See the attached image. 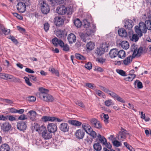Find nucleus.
<instances>
[{
	"label": "nucleus",
	"instance_id": "nucleus-43",
	"mask_svg": "<svg viewBox=\"0 0 151 151\" xmlns=\"http://www.w3.org/2000/svg\"><path fill=\"white\" fill-rule=\"evenodd\" d=\"M108 94L114 99H115L118 96V95L116 93L110 90L109 91Z\"/></svg>",
	"mask_w": 151,
	"mask_h": 151
},
{
	"label": "nucleus",
	"instance_id": "nucleus-51",
	"mask_svg": "<svg viewBox=\"0 0 151 151\" xmlns=\"http://www.w3.org/2000/svg\"><path fill=\"white\" fill-rule=\"evenodd\" d=\"M124 145L130 151H132V150L133 149V148L127 142H124Z\"/></svg>",
	"mask_w": 151,
	"mask_h": 151
},
{
	"label": "nucleus",
	"instance_id": "nucleus-11",
	"mask_svg": "<svg viewBox=\"0 0 151 151\" xmlns=\"http://www.w3.org/2000/svg\"><path fill=\"white\" fill-rule=\"evenodd\" d=\"M47 128L48 131L52 133L55 132L57 129L56 125L52 123L48 124L47 126Z\"/></svg>",
	"mask_w": 151,
	"mask_h": 151
},
{
	"label": "nucleus",
	"instance_id": "nucleus-44",
	"mask_svg": "<svg viewBox=\"0 0 151 151\" xmlns=\"http://www.w3.org/2000/svg\"><path fill=\"white\" fill-rule=\"evenodd\" d=\"M49 70L52 73L55 74V75L58 76H59V73L58 71H56L55 69L52 67H50L49 69Z\"/></svg>",
	"mask_w": 151,
	"mask_h": 151
},
{
	"label": "nucleus",
	"instance_id": "nucleus-27",
	"mask_svg": "<svg viewBox=\"0 0 151 151\" xmlns=\"http://www.w3.org/2000/svg\"><path fill=\"white\" fill-rule=\"evenodd\" d=\"M120 45L125 50L128 49L129 46V43L126 41H122Z\"/></svg>",
	"mask_w": 151,
	"mask_h": 151
},
{
	"label": "nucleus",
	"instance_id": "nucleus-8",
	"mask_svg": "<svg viewBox=\"0 0 151 151\" xmlns=\"http://www.w3.org/2000/svg\"><path fill=\"white\" fill-rule=\"evenodd\" d=\"M17 8L20 12L23 13L26 10V5L24 3L20 1L17 4Z\"/></svg>",
	"mask_w": 151,
	"mask_h": 151
},
{
	"label": "nucleus",
	"instance_id": "nucleus-19",
	"mask_svg": "<svg viewBox=\"0 0 151 151\" xmlns=\"http://www.w3.org/2000/svg\"><path fill=\"white\" fill-rule=\"evenodd\" d=\"M51 132L48 131L46 129V131L42 132V137L45 139H48L52 137Z\"/></svg>",
	"mask_w": 151,
	"mask_h": 151
},
{
	"label": "nucleus",
	"instance_id": "nucleus-64",
	"mask_svg": "<svg viewBox=\"0 0 151 151\" xmlns=\"http://www.w3.org/2000/svg\"><path fill=\"white\" fill-rule=\"evenodd\" d=\"M86 86L92 89H94L95 88V86L94 85L91 83H86Z\"/></svg>",
	"mask_w": 151,
	"mask_h": 151
},
{
	"label": "nucleus",
	"instance_id": "nucleus-61",
	"mask_svg": "<svg viewBox=\"0 0 151 151\" xmlns=\"http://www.w3.org/2000/svg\"><path fill=\"white\" fill-rule=\"evenodd\" d=\"M50 26L48 23H45L44 24V29L45 31L47 32L49 30Z\"/></svg>",
	"mask_w": 151,
	"mask_h": 151
},
{
	"label": "nucleus",
	"instance_id": "nucleus-6",
	"mask_svg": "<svg viewBox=\"0 0 151 151\" xmlns=\"http://www.w3.org/2000/svg\"><path fill=\"white\" fill-rule=\"evenodd\" d=\"M124 26L125 29L132 31V29L134 26V23L132 20L128 19H125L124 20Z\"/></svg>",
	"mask_w": 151,
	"mask_h": 151
},
{
	"label": "nucleus",
	"instance_id": "nucleus-9",
	"mask_svg": "<svg viewBox=\"0 0 151 151\" xmlns=\"http://www.w3.org/2000/svg\"><path fill=\"white\" fill-rule=\"evenodd\" d=\"M56 11L58 14L60 15H63L66 13L67 9L64 5H60L57 7Z\"/></svg>",
	"mask_w": 151,
	"mask_h": 151
},
{
	"label": "nucleus",
	"instance_id": "nucleus-23",
	"mask_svg": "<svg viewBox=\"0 0 151 151\" xmlns=\"http://www.w3.org/2000/svg\"><path fill=\"white\" fill-rule=\"evenodd\" d=\"M28 113L30 114L29 116L30 119L32 121H35L36 117L37 115L36 112L35 111L31 110L29 111Z\"/></svg>",
	"mask_w": 151,
	"mask_h": 151
},
{
	"label": "nucleus",
	"instance_id": "nucleus-15",
	"mask_svg": "<svg viewBox=\"0 0 151 151\" xmlns=\"http://www.w3.org/2000/svg\"><path fill=\"white\" fill-rule=\"evenodd\" d=\"M27 127L26 123L24 121H21L18 122L17 123V128L20 131L25 130Z\"/></svg>",
	"mask_w": 151,
	"mask_h": 151
},
{
	"label": "nucleus",
	"instance_id": "nucleus-46",
	"mask_svg": "<svg viewBox=\"0 0 151 151\" xmlns=\"http://www.w3.org/2000/svg\"><path fill=\"white\" fill-rule=\"evenodd\" d=\"M9 74L4 73H0V78L5 80H7Z\"/></svg>",
	"mask_w": 151,
	"mask_h": 151
},
{
	"label": "nucleus",
	"instance_id": "nucleus-35",
	"mask_svg": "<svg viewBox=\"0 0 151 151\" xmlns=\"http://www.w3.org/2000/svg\"><path fill=\"white\" fill-rule=\"evenodd\" d=\"M60 41H62L61 40H59L56 37H55L52 40V44L55 46H57L58 45H59V43Z\"/></svg>",
	"mask_w": 151,
	"mask_h": 151
},
{
	"label": "nucleus",
	"instance_id": "nucleus-7",
	"mask_svg": "<svg viewBox=\"0 0 151 151\" xmlns=\"http://www.w3.org/2000/svg\"><path fill=\"white\" fill-rule=\"evenodd\" d=\"M90 122L92 126L98 129L102 128L101 123L97 119L95 118L92 119L90 120Z\"/></svg>",
	"mask_w": 151,
	"mask_h": 151
},
{
	"label": "nucleus",
	"instance_id": "nucleus-56",
	"mask_svg": "<svg viewBox=\"0 0 151 151\" xmlns=\"http://www.w3.org/2000/svg\"><path fill=\"white\" fill-rule=\"evenodd\" d=\"M29 78L31 80L34 81H37V78L36 77L32 75H29L28 76Z\"/></svg>",
	"mask_w": 151,
	"mask_h": 151
},
{
	"label": "nucleus",
	"instance_id": "nucleus-59",
	"mask_svg": "<svg viewBox=\"0 0 151 151\" xmlns=\"http://www.w3.org/2000/svg\"><path fill=\"white\" fill-rule=\"evenodd\" d=\"M88 134L92 136L93 138H96L97 136L96 133L93 130L90 133Z\"/></svg>",
	"mask_w": 151,
	"mask_h": 151
},
{
	"label": "nucleus",
	"instance_id": "nucleus-42",
	"mask_svg": "<svg viewBox=\"0 0 151 151\" xmlns=\"http://www.w3.org/2000/svg\"><path fill=\"white\" fill-rule=\"evenodd\" d=\"M96 93L99 96L102 97L103 98H104L105 97V94L100 90H96Z\"/></svg>",
	"mask_w": 151,
	"mask_h": 151
},
{
	"label": "nucleus",
	"instance_id": "nucleus-21",
	"mask_svg": "<svg viewBox=\"0 0 151 151\" xmlns=\"http://www.w3.org/2000/svg\"><path fill=\"white\" fill-rule=\"evenodd\" d=\"M118 50L116 49H113L111 50L109 55L110 57L111 58L116 57L118 55Z\"/></svg>",
	"mask_w": 151,
	"mask_h": 151
},
{
	"label": "nucleus",
	"instance_id": "nucleus-25",
	"mask_svg": "<svg viewBox=\"0 0 151 151\" xmlns=\"http://www.w3.org/2000/svg\"><path fill=\"white\" fill-rule=\"evenodd\" d=\"M11 80V81L15 83L19 82H20V79L17 78H16L12 75L9 74L7 79Z\"/></svg>",
	"mask_w": 151,
	"mask_h": 151
},
{
	"label": "nucleus",
	"instance_id": "nucleus-1",
	"mask_svg": "<svg viewBox=\"0 0 151 151\" xmlns=\"http://www.w3.org/2000/svg\"><path fill=\"white\" fill-rule=\"evenodd\" d=\"M131 49L133 51L132 56H129L124 60V64L125 65H127L130 63L132 60V58L135 57H139L142 54L146 52L144 48L140 47L139 48H137V46L135 44L132 45Z\"/></svg>",
	"mask_w": 151,
	"mask_h": 151
},
{
	"label": "nucleus",
	"instance_id": "nucleus-52",
	"mask_svg": "<svg viewBox=\"0 0 151 151\" xmlns=\"http://www.w3.org/2000/svg\"><path fill=\"white\" fill-rule=\"evenodd\" d=\"M24 78L25 79L26 83L29 86H31L32 85V83L30 82L29 78L27 77H25Z\"/></svg>",
	"mask_w": 151,
	"mask_h": 151
},
{
	"label": "nucleus",
	"instance_id": "nucleus-62",
	"mask_svg": "<svg viewBox=\"0 0 151 151\" xmlns=\"http://www.w3.org/2000/svg\"><path fill=\"white\" fill-rule=\"evenodd\" d=\"M99 87H100L101 89L104 91L105 93H106L108 94V93L109 91V90L106 88L105 87L100 86Z\"/></svg>",
	"mask_w": 151,
	"mask_h": 151
},
{
	"label": "nucleus",
	"instance_id": "nucleus-3",
	"mask_svg": "<svg viewBox=\"0 0 151 151\" xmlns=\"http://www.w3.org/2000/svg\"><path fill=\"white\" fill-rule=\"evenodd\" d=\"M40 92L37 94V96L44 101L47 102H52L54 100L53 96L48 93L49 90L41 88L39 89Z\"/></svg>",
	"mask_w": 151,
	"mask_h": 151
},
{
	"label": "nucleus",
	"instance_id": "nucleus-41",
	"mask_svg": "<svg viewBox=\"0 0 151 151\" xmlns=\"http://www.w3.org/2000/svg\"><path fill=\"white\" fill-rule=\"evenodd\" d=\"M105 52L100 47H99L96 49V52L97 55H101Z\"/></svg>",
	"mask_w": 151,
	"mask_h": 151
},
{
	"label": "nucleus",
	"instance_id": "nucleus-13",
	"mask_svg": "<svg viewBox=\"0 0 151 151\" xmlns=\"http://www.w3.org/2000/svg\"><path fill=\"white\" fill-rule=\"evenodd\" d=\"M130 136L128 133L124 131L120 132L119 133L118 138L119 140L123 141L126 139L127 136L130 137Z\"/></svg>",
	"mask_w": 151,
	"mask_h": 151
},
{
	"label": "nucleus",
	"instance_id": "nucleus-5",
	"mask_svg": "<svg viewBox=\"0 0 151 151\" xmlns=\"http://www.w3.org/2000/svg\"><path fill=\"white\" fill-rule=\"evenodd\" d=\"M39 4L43 14H47L49 13L50 10V7L44 0H40Z\"/></svg>",
	"mask_w": 151,
	"mask_h": 151
},
{
	"label": "nucleus",
	"instance_id": "nucleus-28",
	"mask_svg": "<svg viewBox=\"0 0 151 151\" xmlns=\"http://www.w3.org/2000/svg\"><path fill=\"white\" fill-rule=\"evenodd\" d=\"M109 46L108 44H107L106 42H104L101 45L100 47L106 52L108 51Z\"/></svg>",
	"mask_w": 151,
	"mask_h": 151
},
{
	"label": "nucleus",
	"instance_id": "nucleus-50",
	"mask_svg": "<svg viewBox=\"0 0 151 151\" xmlns=\"http://www.w3.org/2000/svg\"><path fill=\"white\" fill-rule=\"evenodd\" d=\"M75 103L76 105H77L79 106L82 108H84L85 106L83 104V102L80 101H77L75 102Z\"/></svg>",
	"mask_w": 151,
	"mask_h": 151
},
{
	"label": "nucleus",
	"instance_id": "nucleus-17",
	"mask_svg": "<svg viewBox=\"0 0 151 151\" xmlns=\"http://www.w3.org/2000/svg\"><path fill=\"white\" fill-rule=\"evenodd\" d=\"M67 39L69 43L70 44L75 42L76 40V36L73 33H70L69 34Z\"/></svg>",
	"mask_w": 151,
	"mask_h": 151
},
{
	"label": "nucleus",
	"instance_id": "nucleus-39",
	"mask_svg": "<svg viewBox=\"0 0 151 151\" xmlns=\"http://www.w3.org/2000/svg\"><path fill=\"white\" fill-rule=\"evenodd\" d=\"M146 26V27L147 30V29L151 32V22L150 21L146 20L145 22Z\"/></svg>",
	"mask_w": 151,
	"mask_h": 151
},
{
	"label": "nucleus",
	"instance_id": "nucleus-18",
	"mask_svg": "<svg viewBox=\"0 0 151 151\" xmlns=\"http://www.w3.org/2000/svg\"><path fill=\"white\" fill-rule=\"evenodd\" d=\"M55 23L56 26H60L63 24L64 20L62 18L57 17L55 18Z\"/></svg>",
	"mask_w": 151,
	"mask_h": 151
},
{
	"label": "nucleus",
	"instance_id": "nucleus-16",
	"mask_svg": "<svg viewBox=\"0 0 151 151\" xmlns=\"http://www.w3.org/2000/svg\"><path fill=\"white\" fill-rule=\"evenodd\" d=\"M60 129L63 132L68 131L69 129V126L68 124L66 123H62L59 127Z\"/></svg>",
	"mask_w": 151,
	"mask_h": 151
},
{
	"label": "nucleus",
	"instance_id": "nucleus-49",
	"mask_svg": "<svg viewBox=\"0 0 151 151\" xmlns=\"http://www.w3.org/2000/svg\"><path fill=\"white\" fill-rule=\"evenodd\" d=\"M7 120H8L10 121H16V119L14 116L13 115H7Z\"/></svg>",
	"mask_w": 151,
	"mask_h": 151
},
{
	"label": "nucleus",
	"instance_id": "nucleus-22",
	"mask_svg": "<svg viewBox=\"0 0 151 151\" xmlns=\"http://www.w3.org/2000/svg\"><path fill=\"white\" fill-rule=\"evenodd\" d=\"M118 33L120 36L123 37H126L127 36V34L125 29L121 28L118 30Z\"/></svg>",
	"mask_w": 151,
	"mask_h": 151
},
{
	"label": "nucleus",
	"instance_id": "nucleus-63",
	"mask_svg": "<svg viewBox=\"0 0 151 151\" xmlns=\"http://www.w3.org/2000/svg\"><path fill=\"white\" fill-rule=\"evenodd\" d=\"M46 127L42 125L40 127V129L39 130L38 132H42H42H44L45 131H46Z\"/></svg>",
	"mask_w": 151,
	"mask_h": 151
},
{
	"label": "nucleus",
	"instance_id": "nucleus-37",
	"mask_svg": "<svg viewBox=\"0 0 151 151\" xmlns=\"http://www.w3.org/2000/svg\"><path fill=\"white\" fill-rule=\"evenodd\" d=\"M70 123L71 124L76 126H80L82 124V123L78 121L75 120H72L70 122Z\"/></svg>",
	"mask_w": 151,
	"mask_h": 151
},
{
	"label": "nucleus",
	"instance_id": "nucleus-20",
	"mask_svg": "<svg viewBox=\"0 0 151 151\" xmlns=\"http://www.w3.org/2000/svg\"><path fill=\"white\" fill-rule=\"evenodd\" d=\"M59 46L63 48V50L68 51L69 50V46L67 44H64L63 41H60L59 43Z\"/></svg>",
	"mask_w": 151,
	"mask_h": 151
},
{
	"label": "nucleus",
	"instance_id": "nucleus-47",
	"mask_svg": "<svg viewBox=\"0 0 151 151\" xmlns=\"http://www.w3.org/2000/svg\"><path fill=\"white\" fill-rule=\"evenodd\" d=\"M113 144L114 146L116 147H118L122 145V143L120 142L117 140H114L113 141Z\"/></svg>",
	"mask_w": 151,
	"mask_h": 151
},
{
	"label": "nucleus",
	"instance_id": "nucleus-12",
	"mask_svg": "<svg viewBox=\"0 0 151 151\" xmlns=\"http://www.w3.org/2000/svg\"><path fill=\"white\" fill-rule=\"evenodd\" d=\"M1 129L5 132H8L11 128L12 126L8 122H5L1 125Z\"/></svg>",
	"mask_w": 151,
	"mask_h": 151
},
{
	"label": "nucleus",
	"instance_id": "nucleus-40",
	"mask_svg": "<svg viewBox=\"0 0 151 151\" xmlns=\"http://www.w3.org/2000/svg\"><path fill=\"white\" fill-rule=\"evenodd\" d=\"M63 2V0H54L53 2H52V6H55L57 5L60 4Z\"/></svg>",
	"mask_w": 151,
	"mask_h": 151
},
{
	"label": "nucleus",
	"instance_id": "nucleus-14",
	"mask_svg": "<svg viewBox=\"0 0 151 151\" xmlns=\"http://www.w3.org/2000/svg\"><path fill=\"white\" fill-rule=\"evenodd\" d=\"M133 31H130L129 32L128 36L130 40L134 42H136L139 40V37L137 34H133Z\"/></svg>",
	"mask_w": 151,
	"mask_h": 151
},
{
	"label": "nucleus",
	"instance_id": "nucleus-53",
	"mask_svg": "<svg viewBox=\"0 0 151 151\" xmlns=\"http://www.w3.org/2000/svg\"><path fill=\"white\" fill-rule=\"evenodd\" d=\"M49 119V116H43L41 118L42 121L45 122H46L49 121H50Z\"/></svg>",
	"mask_w": 151,
	"mask_h": 151
},
{
	"label": "nucleus",
	"instance_id": "nucleus-38",
	"mask_svg": "<svg viewBox=\"0 0 151 151\" xmlns=\"http://www.w3.org/2000/svg\"><path fill=\"white\" fill-rule=\"evenodd\" d=\"M137 84V87L138 88L141 89L143 88L142 83L138 80H136L134 82V84L136 85Z\"/></svg>",
	"mask_w": 151,
	"mask_h": 151
},
{
	"label": "nucleus",
	"instance_id": "nucleus-60",
	"mask_svg": "<svg viewBox=\"0 0 151 151\" xmlns=\"http://www.w3.org/2000/svg\"><path fill=\"white\" fill-rule=\"evenodd\" d=\"M0 100L3 101H5L7 103H9L10 104H12L13 103V102L11 100L7 99H3L2 98H0Z\"/></svg>",
	"mask_w": 151,
	"mask_h": 151
},
{
	"label": "nucleus",
	"instance_id": "nucleus-31",
	"mask_svg": "<svg viewBox=\"0 0 151 151\" xmlns=\"http://www.w3.org/2000/svg\"><path fill=\"white\" fill-rule=\"evenodd\" d=\"M94 149L97 151H100L102 149V147L99 142L95 143L93 145Z\"/></svg>",
	"mask_w": 151,
	"mask_h": 151
},
{
	"label": "nucleus",
	"instance_id": "nucleus-45",
	"mask_svg": "<svg viewBox=\"0 0 151 151\" xmlns=\"http://www.w3.org/2000/svg\"><path fill=\"white\" fill-rule=\"evenodd\" d=\"M116 72L122 76H126V72L122 70L117 69L116 70Z\"/></svg>",
	"mask_w": 151,
	"mask_h": 151
},
{
	"label": "nucleus",
	"instance_id": "nucleus-29",
	"mask_svg": "<svg viewBox=\"0 0 151 151\" xmlns=\"http://www.w3.org/2000/svg\"><path fill=\"white\" fill-rule=\"evenodd\" d=\"M94 43L91 41L88 43L86 45L87 48L89 51H91L93 50L94 48Z\"/></svg>",
	"mask_w": 151,
	"mask_h": 151
},
{
	"label": "nucleus",
	"instance_id": "nucleus-4",
	"mask_svg": "<svg viewBox=\"0 0 151 151\" xmlns=\"http://www.w3.org/2000/svg\"><path fill=\"white\" fill-rule=\"evenodd\" d=\"M145 24L143 22H140L139 24V26H136L134 27L135 32L139 37L143 35L142 33L145 34L147 32Z\"/></svg>",
	"mask_w": 151,
	"mask_h": 151
},
{
	"label": "nucleus",
	"instance_id": "nucleus-30",
	"mask_svg": "<svg viewBox=\"0 0 151 151\" xmlns=\"http://www.w3.org/2000/svg\"><path fill=\"white\" fill-rule=\"evenodd\" d=\"M97 137L98 139L101 143L104 144L106 142V139L104 136H101L100 134H98Z\"/></svg>",
	"mask_w": 151,
	"mask_h": 151
},
{
	"label": "nucleus",
	"instance_id": "nucleus-33",
	"mask_svg": "<svg viewBox=\"0 0 151 151\" xmlns=\"http://www.w3.org/2000/svg\"><path fill=\"white\" fill-rule=\"evenodd\" d=\"M76 58L77 59L84 60H86V58L79 53H76L75 55Z\"/></svg>",
	"mask_w": 151,
	"mask_h": 151
},
{
	"label": "nucleus",
	"instance_id": "nucleus-34",
	"mask_svg": "<svg viewBox=\"0 0 151 151\" xmlns=\"http://www.w3.org/2000/svg\"><path fill=\"white\" fill-rule=\"evenodd\" d=\"M136 75L134 74H130L129 76L126 78L125 80L128 81H132L135 77Z\"/></svg>",
	"mask_w": 151,
	"mask_h": 151
},
{
	"label": "nucleus",
	"instance_id": "nucleus-10",
	"mask_svg": "<svg viewBox=\"0 0 151 151\" xmlns=\"http://www.w3.org/2000/svg\"><path fill=\"white\" fill-rule=\"evenodd\" d=\"M85 134V131L82 129H79L77 130L75 133L76 138L79 139H82L83 138Z\"/></svg>",
	"mask_w": 151,
	"mask_h": 151
},
{
	"label": "nucleus",
	"instance_id": "nucleus-48",
	"mask_svg": "<svg viewBox=\"0 0 151 151\" xmlns=\"http://www.w3.org/2000/svg\"><path fill=\"white\" fill-rule=\"evenodd\" d=\"M105 104L107 106H109L112 104V101L111 99H109L104 102Z\"/></svg>",
	"mask_w": 151,
	"mask_h": 151
},
{
	"label": "nucleus",
	"instance_id": "nucleus-57",
	"mask_svg": "<svg viewBox=\"0 0 151 151\" xmlns=\"http://www.w3.org/2000/svg\"><path fill=\"white\" fill-rule=\"evenodd\" d=\"M90 126L89 125L86 123L83 124L82 125V127L84 129L85 132L86 131L88 127H89Z\"/></svg>",
	"mask_w": 151,
	"mask_h": 151
},
{
	"label": "nucleus",
	"instance_id": "nucleus-32",
	"mask_svg": "<svg viewBox=\"0 0 151 151\" xmlns=\"http://www.w3.org/2000/svg\"><path fill=\"white\" fill-rule=\"evenodd\" d=\"M117 55L119 58H123L125 56V52L123 50H120L118 51Z\"/></svg>",
	"mask_w": 151,
	"mask_h": 151
},
{
	"label": "nucleus",
	"instance_id": "nucleus-58",
	"mask_svg": "<svg viewBox=\"0 0 151 151\" xmlns=\"http://www.w3.org/2000/svg\"><path fill=\"white\" fill-rule=\"evenodd\" d=\"M9 38L15 44H17L18 43L17 40L13 36H10Z\"/></svg>",
	"mask_w": 151,
	"mask_h": 151
},
{
	"label": "nucleus",
	"instance_id": "nucleus-55",
	"mask_svg": "<svg viewBox=\"0 0 151 151\" xmlns=\"http://www.w3.org/2000/svg\"><path fill=\"white\" fill-rule=\"evenodd\" d=\"M115 100H116L122 103H124L125 102L124 100L118 95Z\"/></svg>",
	"mask_w": 151,
	"mask_h": 151
},
{
	"label": "nucleus",
	"instance_id": "nucleus-54",
	"mask_svg": "<svg viewBox=\"0 0 151 151\" xmlns=\"http://www.w3.org/2000/svg\"><path fill=\"white\" fill-rule=\"evenodd\" d=\"M85 68L88 70H90L92 68V65L91 62H88L86 64L85 66Z\"/></svg>",
	"mask_w": 151,
	"mask_h": 151
},
{
	"label": "nucleus",
	"instance_id": "nucleus-26",
	"mask_svg": "<svg viewBox=\"0 0 151 151\" xmlns=\"http://www.w3.org/2000/svg\"><path fill=\"white\" fill-rule=\"evenodd\" d=\"M9 149L8 145L6 144L2 145L0 147V151H9Z\"/></svg>",
	"mask_w": 151,
	"mask_h": 151
},
{
	"label": "nucleus",
	"instance_id": "nucleus-2",
	"mask_svg": "<svg viewBox=\"0 0 151 151\" xmlns=\"http://www.w3.org/2000/svg\"><path fill=\"white\" fill-rule=\"evenodd\" d=\"M83 26L87 30L86 33H83L80 35L81 40L84 42H86L89 40V36L94 32V30L92 29L91 27L90 23L87 21L86 19L83 20Z\"/></svg>",
	"mask_w": 151,
	"mask_h": 151
},
{
	"label": "nucleus",
	"instance_id": "nucleus-36",
	"mask_svg": "<svg viewBox=\"0 0 151 151\" xmlns=\"http://www.w3.org/2000/svg\"><path fill=\"white\" fill-rule=\"evenodd\" d=\"M74 23L75 25L78 27H81L82 25L81 22L79 19L78 18L75 20Z\"/></svg>",
	"mask_w": 151,
	"mask_h": 151
},
{
	"label": "nucleus",
	"instance_id": "nucleus-24",
	"mask_svg": "<svg viewBox=\"0 0 151 151\" xmlns=\"http://www.w3.org/2000/svg\"><path fill=\"white\" fill-rule=\"evenodd\" d=\"M65 32L64 30L61 29H58L56 32V35L59 38L64 37L65 36Z\"/></svg>",
	"mask_w": 151,
	"mask_h": 151
}]
</instances>
